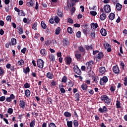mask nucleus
<instances>
[{"label": "nucleus", "mask_w": 127, "mask_h": 127, "mask_svg": "<svg viewBox=\"0 0 127 127\" xmlns=\"http://www.w3.org/2000/svg\"><path fill=\"white\" fill-rule=\"evenodd\" d=\"M73 126L75 127H79V122L77 120L73 121Z\"/></svg>", "instance_id": "obj_35"}, {"label": "nucleus", "mask_w": 127, "mask_h": 127, "mask_svg": "<svg viewBox=\"0 0 127 127\" xmlns=\"http://www.w3.org/2000/svg\"><path fill=\"white\" fill-rule=\"evenodd\" d=\"M80 0H72V1H68L67 2V6L68 7H71V6H72V7H73V6H74V5H75V2H78V1Z\"/></svg>", "instance_id": "obj_5"}, {"label": "nucleus", "mask_w": 127, "mask_h": 127, "mask_svg": "<svg viewBox=\"0 0 127 127\" xmlns=\"http://www.w3.org/2000/svg\"><path fill=\"white\" fill-rule=\"evenodd\" d=\"M87 72H88V75H89V77L94 76V71L92 70V68H90V70H89V68H87Z\"/></svg>", "instance_id": "obj_14"}, {"label": "nucleus", "mask_w": 127, "mask_h": 127, "mask_svg": "<svg viewBox=\"0 0 127 127\" xmlns=\"http://www.w3.org/2000/svg\"><path fill=\"white\" fill-rule=\"evenodd\" d=\"M78 50L80 52H85V49L83 48V47H78Z\"/></svg>", "instance_id": "obj_57"}, {"label": "nucleus", "mask_w": 127, "mask_h": 127, "mask_svg": "<svg viewBox=\"0 0 127 127\" xmlns=\"http://www.w3.org/2000/svg\"><path fill=\"white\" fill-rule=\"evenodd\" d=\"M23 71L24 74H27V73H29L30 71V69L29 68V67L28 66L26 68H23Z\"/></svg>", "instance_id": "obj_26"}, {"label": "nucleus", "mask_w": 127, "mask_h": 127, "mask_svg": "<svg viewBox=\"0 0 127 127\" xmlns=\"http://www.w3.org/2000/svg\"><path fill=\"white\" fill-rule=\"evenodd\" d=\"M3 73H4L3 69L0 67V76L2 77V75H3Z\"/></svg>", "instance_id": "obj_53"}, {"label": "nucleus", "mask_w": 127, "mask_h": 127, "mask_svg": "<svg viewBox=\"0 0 127 127\" xmlns=\"http://www.w3.org/2000/svg\"><path fill=\"white\" fill-rule=\"evenodd\" d=\"M30 90H29V89H26L25 91V96H26L27 98H29L30 97Z\"/></svg>", "instance_id": "obj_19"}, {"label": "nucleus", "mask_w": 127, "mask_h": 127, "mask_svg": "<svg viewBox=\"0 0 127 127\" xmlns=\"http://www.w3.org/2000/svg\"><path fill=\"white\" fill-rule=\"evenodd\" d=\"M90 36L91 38H93V39L96 38V34L95 31H92V32L90 33Z\"/></svg>", "instance_id": "obj_32"}, {"label": "nucleus", "mask_w": 127, "mask_h": 127, "mask_svg": "<svg viewBox=\"0 0 127 127\" xmlns=\"http://www.w3.org/2000/svg\"><path fill=\"white\" fill-rule=\"evenodd\" d=\"M24 87L25 89H28V88L30 87V84H29V83L28 82H26L24 84Z\"/></svg>", "instance_id": "obj_43"}, {"label": "nucleus", "mask_w": 127, "mask_h": 127, "mask_svg": "<svg viewBox=\"0 0 127 127\" xmlns=\"http://www.w3.org/2000/svg\"><path fill=\"white\" fill-rule=\"evenodd\" d=\"M67 126L68 127H73V122L72 121H67Z\"/></svg>", "instance_id": "obj_34"}, {"label": "nucleus", "mask_w": 127, "mask_h": 127, "mask_svg": "<svg viewBox=\"0 0 127 127\" xmlns=\"http://www.w3.org/2000/svg\"><path fill=\"white\" fill-rule=\"evenodd\" d=\"M37 66L40 69H42L44 66V61L41 59H39L37 61Z\"/></svg>", "instance_id": "obj_3"}, {"label": "nucleus", "mask_w": 127, "mask_h": 127, "mask_svg": "<svg viewBox=\"0 0 127 127\" xmlns=\"http://www.w3.org/2000/svg\"><path fill=\"white\" fill-rule=\"evenodd\" d=\"M32 114L33 115V117H34V118H36V117L38 116V113L37 112H33Z\"/></svg>", "instance_id": "obj_56"}, {"label": "nucleus", "mask_w": 127, "mask_h": 127, "mask_svg": "<svg viewBox=\"0 0 127 127\" xmlns=\"http://www.w3.org/2000/svg\"><path fill=\"white\" fill-rule=\"evenodd\" d=\"M63 44L64 46H67L69 44V40L66 39H64L63 41Z\"/></svg>", "instance_id": "obj_29"}, {"label": "nucleus", "mask_w": 127, "mask_h": 127, "mask_svg": "<svg viewBox=\"0 0 127 127\" xmlns=\"http://www.w3.org/2000/svg\"><path fill=\"white\" fill-rule=\"evenodd\" d=\"M101 101H104L107 105H110L111 104V98H109L106 95H102L101 97Z\"/></svg>", "instance_id": "obj_1"}, {"label": "nucleus", "mask_w": 127, "mask_h": 127, "mask_svg": "<svg viewBox=\"0 0 127 127\" xmlns=\"http://www.w3.org/2000/svg\"><path fill=\"white\" fill-rule=\"evenodd\" d=\"M80 87L82 88V89L83 91H87V89H88V85H87V84L86 83H83Z\"/></svg>", "instance_id": "obj_17"}, {"label": "nucleus", "mask_w": 127, "mask_h": 127, "mask_svg": "<svg viewBox=\"0 0 127 127\" xmlns=\"http://www.w3.org/2000/svg\"><path fill=\"white\" fill-rule=\"evenodd\" d=\"M124 85L127 86V76H126L124 78Z\"/></svg>", "instance_id": "obj_58"}, {"label": "nucleus", "mask_w": 127, "mask_h": 127, "mask_svg": "<svg viewBox=\"0 0 127 127\" xmlns=\"http://www.w3.org/2000/svg\"><path fill=\"white\" fill-rule=\"evenodd\" d=\"M103 57H104V54L102 52H99L97 56V59H102Z\"/></svg>", "instance_id": "obj_18"}, {"label": "nucleus", "mask_w": 127, "mask_h": 127, "mask_svg": "<svg viewBox=\"0 0 127 127\" xmlns=\"http://www.w3.org/2000/svg\"><path fill=\"white\" fill-rule=\"evenodd\" d=\"M94 82L95 83H98V81L99 80V78L98 77H93L92 78Z\"/></svg>", "instance_id": "obj_55"}, {"label": "nucleus", "mask_w": 127, "mask_h": 127, "mask_svg": "<svg viewBox=\"0 0 127 127\" xmlns=\"http://www.w3.org/2000/svg\"><path fill=\"white\" fill-rule=\"evenodd\" d=\"M104 10L105 13H110L111 12V6L109 4H106L104 6Z\"/></svg>", "instance_id": "obj_4"}, {"label": "nucleus", "mask_w": 127, "mask_h": 127, "mask_svg": "<svg viewBox=\"0 0 127 127\" xmlns=\"http://www.w3.org/2000/svg\"><path fill=\"white\" fill-rule=\"evenodd\" d=\"M53 100L50 97H48V103L49 104H52V102Z\"/></svg>", "instance_id": "obj_49"}, {"label": "nucleus", "mask_w": 127, "mask_h": 127, "mask_svg": "<svg viewBox=\"0 0 127 127\" xmlns=\"http://www.w3.org/2000/svg\"><path fill=\"white\" fill-rule=\"evenodd\" d=\"M108 80L109 79L107 76H104L103 77L101 78L100 84L101 86H104V85H105V84H106Z\"/></svg>", "instance_id": "obj_2"}, {"label": "nucleus", "mask_w": 127, "mask_h": 127, "mask_svg": "<svg viewBox=\"0 0 127 127\" xmlns=\"http://www.w3.org/2000/svg\"><path fill=\"white\" fill-rule=\"evenodd\" d=\"M90 25L92 31H95L96 28H98V23H92Z\"/></svg>", "instance_id": "obj_11"}, {"label": "nucleus", "mask_w": 127, "mask_h": 127, "mask_svg": "<svg viewBox=\"0 0 127 127\" xmlns=\"http://www.w3.org/2000/svg\"><path fill=\"white\" fill-rule=\"evenodd\" d=\"M113 72L115 74H119L120 73V68L118 65H115L113 68Z\"/></svg>", "instance_id": "obj_10"}, {"label": "nucleus", "mask_w": 127, "mask_h": 127, "mask_svg": "<svg viewBox=\"0 0 127 127\" xmlns=\"http://www.w3.org/2000/svg\"><path fill=\"white\" fill-rule=\"evenodd\" d=\"M94 64V61H89V62L86 63L87 69L90 70V69H92V66Z\"/></svg>", "instance_id": "obj_6"}, {"label": "nucleus", "mask_w": 127, "mask_h": 127, "mask_svg": "<svg viewBox=\"0 0 127 127\" xmlns=\"http://www.w3.org/2000/svg\"><path fill=\"white\" fill-rule=\"evenodd\" d=\"M100 33L102 36H106L107 35V30L105 29H101L100 30Z\"/></svg>", "instance_id": "obj_16"}, {"label": "nucleus", "mask_w": 127, "mask_h": 127, "mask_svg": "<svg viewBox=\"0 0 127 127\" xmlns=\"http://www.w3.org/2000/svg\"><path fill=\"white\" fill-rule=\"evenodd\" d=\"M64 115L66 117V118H69V117H71V113L68 112H65L64 113Z\"/></svg>", "instance_id": "obj_40"}, {"label": "nucleus", "mask_w": 127, "mask_h": 127, "mask_svg": "<svg viewBox=\"0 0 127 127\" xmlns=\"http://www.w3.org/2000/svg\"><path fill=\"white\" fill-rule=\"evenodd\" d=\"M67 82V77L66 76H64L62 79V83H66Z\"/></svg>", "instance_id": "obj_42"}, {"label": "nucleus", "mask_w": 127, "mask_h": 127, "mask_svg": "<svg viewBox=\"0 0 127 127\" xmlns=\"http://www.w3.org/2000/svg\"><path fill=\"white\" fill-rule=\"evenodd\" d=\"M73 70L75 73H76V74H77V75H81V74H82L81 70L79 69V67H78V65H74L73 67Z\"/></svg>", "instance_id": "obj_7"}, {"label": "nucleus", "mask_w": 127, "mask_h": 127, "mask_svg": "<svg viewBox=\"0 0 127 127\" xmlns=\"http://www.w3.org/2000/svg\"><path fill=\"white\" fill-rule=\"evenodd\" d=\"M49 127H57L56 125H55L54 123H51L49 124Z\"/></svg>", "instance_id": "obj_62"}, {"label": "nucleus", "mask_w": 127, "mask_h": 127, "mask_svg": "<svg viewBox=\"0 0 127 127\" xmlns=\"http://www.w3.org/2000/svg\"><path fill=\"white\" fill-rule=\"evenodd\" d=\"M18 32L19 34H22V33H23V29H22V28H21V27H19L18 28Z\"/></svg>", "instance_id": "obj_51"}, {"label": "nucleus", "mask_w": 127, "mask_h": 127, "mask_svg": "<svg viewBox=\"0 0 127 127\" xmlns=\"http://www.w3.org/2000/svg\"><path fill=\"white\" fill-rule=\"evenodd\" d=\"M90 14H91V15H93V16H95V15H97V12L95 11H91L90 12Z\"/></svg>", "instance_id": "obj_52"}, {"label": "nucleus", "mask_w": 127, "mask_h": 127, "mask_svg": "<svg viewBox=\"0 0 127 127\" xmlns=\"http://www.w3.org/2000/svg\"><path fill=\"white\" fill-rule=\"evenodd\" d=\"M111 92H115L116 91V86H111L110 89Z\"/></svg>", "instance_id": "obj_46"}, {"label": "nucleus", "mask_w": 127, "mask_h": 127, "mask_svg": "<svg viewBox=\"0 0 127 127\" xmlns=\"http://www.w3.org/2000/svg\"><path fill=\"white\" fill-rule=\"evenodd\" d=\"M14 99H15V96H14V95H13V94H11L10 95V97H7L6 98V102H8V103H10V102H11L12 100H14Z\"/></svg>", "instance_id": "obj_9"}, {"label": "nucleus", "mask_w": 127, "mask_h": 127, "mask_svg": "<svg viewBox=\"0 0 127 127\" xmlns=\"http://www.w3.org/2000/svg\"><path fill=\"white\" fill-rule=\"evenodd\" d=\"M120 65L121 66L122 69H125V63L123 61L120 62Z\"/></svg>", "instance_id": "obj_54"}, {"label": "nucleus", "mask_w": 127, "mask_h": 127, "mask_svg": "<svg viewBox=\"0 0 127 127\" xmlns=\"http://www.w3.org/2000/svg\"><path fill=\"white\" fill-rule=\"evenodd\" d=\"M88 92L90 95H94V90H93V89H89L88 90Z\"/></svg>", "instance_id": "obj_61"}, {"label": "nucleus", "mask_w": 127, "mask_h": 127, "mask_svg": "<svg viewBox=\"0 0 127 127\" xmlns=\"http://www.w3.org/2000/svg\"><path fill=\"white\" fill-rule=\"evenodd\" d=\"M7 21H11V16H7L6 17Z\"/></svg>", "instance_id": "obj_64"}, {"label": "nucleus", "mask_w": 127, "mask_h": 127, "mask_svg": "<svg viewBox=\"0 0 127 127\" xmlns=\"http://www.w3.org/2000/svg\"><path fill=\"white\" fill-rule=\"evenodd\" d=\"M104 48L107 49V52H111L112 51V48H111V45L108 44L107 43H105L104 44Z\"/></svg>", "instance_id": "obj_8"}, {"label": "nucleus", "mask_w": 127, "mask_h": 127, "mask_svg": "<svg viewBox=\"0 0 127 127\" xmlns=\"http://www.w3.org/2000/svg\"><path fill=\"white\" fill-rule=\"evenodd\" d=\"M123 7V5L119 3L116 4V8L117 10H121Z\"/></svg>", "instance_id": "obj_28"}, {"label": "nucleus", "mask_w": 127, "mask_h": 127, "mask_svg": "<svg viewBox=\"0 0 127 127\" xmlns=\"http://www.w3.org/2000/svg\"><path fill=\"white\" fill-rule=\"evenodd\" d=\"M99 112H106L107 111V107L106 106H103V108H99Z\"/></svg>", "instance_id": "obj_36"}, {"label": "nucleus", "mask_w": 127, "mask_h": 127, "mask_svg": "<svg viewBox=\"0 0 127 127\" xmlns=\"http://www.w3.org/2000/svg\"><path fill=\"white\" fill-rule=\"evenodd\" d=\"M19 106L20 108H24L25 107V102H24L23 100H20L19 101Z\"/></svg>", "instance_id": "obj_20"}, {"label": "nucleus", "mask_w": 127, "mask_h": 127, "mask_svg": "<svg viewBox=\"0 0 127 127\" xmlns=\"http://www.w3.org/2000/svg\"><path fill=\"white\" fill-rule=\"evenodd\" d=\"M41 26L42 27V28H43L44 29H46L47 26H46V24L44 23L43 22H41Z\"/></svg>", "instance_id": "obj_45"}, {"label": "nucleus", "mask_w": 127, "mask_h": 127, "mask_svg": "<svg viewBox=\"0 0 127 127\" xmlns=\"http://www.w3.org/2000/svg\"><path fill=\"white\" fill-rule=\"evenodd\" d=\"M99 71L100 74H105V73H106V67L104 66L100 67L99 68Z\"/></svg>", "instance_id": "obj_12"}, {"label": "nucleus", "mask_w": 127, "mask_h": 127, "mask_svg": "<svg viewBox=\"0 0 127 127\" xmlns=\"http://www.w3.org/2000/svg\"><path fill=\"white\" fill-rule=\"evenodd\" d=\"M35 3L34 0H31L29 2H27V5L29 7L33 6V4Z\"/></svg>", "instance_id": "obj_21"}, {"label": "nucleus", "mask_w": 127, "mask_h": 127, "mask_svg": "<svg viewBox=\"0 0 127 127\" xmlns=\"http://www.w3.org/2000/svg\"><path fill=\"white\" fill-rule=\"evenodd\" d=\"M18 66H21L22 67L23 65L24 64V61L23 60H20L19 61L17 62Z\"/></svg>", "instance_id": "obj_23"}, {"label": "nucleus", "mask_w": 127, "mask_h": 127, "mask_svg": "<svg viewBox=\"0 0 127 127\" xmlns=\"http://www.w3.org/2000/svg\"><path fill=\"white\" fill-rule=\"evenodd\" d=\"M75 57L77 60H80L81 58V54H75Z\"/></svg>", "instance_id": "obj_59"}, {"label": "nucleus", "mask_w": 127, "mask_h": 127, "mask_svg": "<svg viewBox=\"0 0 127 127\" xmlns=\"http://www.w3.org/2000/svg\"><path fill=\"white\" fill-rule=\"evenodd\" d=\"M66 64H70L72 63V59L70 57H67L65 59Z\"/></svg>", "instance_id": "obj_22"}, {"label": "nucleus", "mask_w": 127, "mask_h": 127, "mask_svg": "<svg viewBox=\"0 0 127 127\" xmlns=\"http://www.w3.org/2000/svg\"><path fill=\"white\" fill-rule=\"evenodd\" d=\"M46 76L48 79H50L51 80H52L53 79L54 75H53V73L50 72H48L47 73Z\"/></svg>", "instance_id": "obj_13"}, {"label": "nucleus", "mask_w": 127, "mask_h": 127, "mask_svg": "<svg viewBox=\"0 0 127 127\" xmlns=\"http://www.w3.org/2000/svg\"><path fill=\"white\" fill-rule=\"evenodd\" d=\"M11 41L12 45H15V44H16V39L12 38Z\"/></svg>", "instance_id": "obj_38"}, {"label": "nucleus", "mask_w": 127, "mask_h": 127, "mask_svg": "<svg viewBox=\"0 0 127 127\" xmlns=\"http://www.w3.org/2000/svg\"><path fill=\"white\" fill-rule=\"evenodd\" d=\"M37 23H34L33 25L32 26V28L34 30H36L37 29Z\"/></svg>", "instance_id": "obj_48"}, {"label": "nucleus", "mask_w": 127, "mask_h": 127, "mask_svg": "<svg viewBox=\"0 0 127 127\" xmlns=\"http://www.w3.org/2000/svg\"><path fill=\"white\" fill-rule=\"evenodd\" d=\"M115 15L114 13H110L109 16V18L110 20H114V19H115Z\"/></svg>", "instance_id": "obj_27"}, {"label": "nucleus", "mask_w": 127, "mask_h": 127, "mask_svg": "<svg viewBox=\"0 0 127 127\" xmlns=\"http://www.w3.org/2000/svg\"><path fill=\"white\" fill-rule=\"evenodd\" d=\"M74 97L76 99V101H79L80 100V94L78 93H76Z\"/></svg>", "instance_id": "obj_37"}, {"label": "nucleus", "mask_w": 127, "mask_h": 127, "mask_svg": "<svg viewBox=\"0 0 127 127\" xmlns=\"http://www.w3.org/2000/svg\"><path fill=\"white\" fill-rule=\"evenodd\" d=\"M68 86L70 87V88H72V87H73L74 86V82L69 80L68 82Z\"/></svg>", "instance_id": "obj_31"}, {"label": "nucleus", "mask_w": 127, "mask_h": 127, "mask_svg": "<svg viewBox=\"0 0 127 127\" xmlns=\"http://www.w3.org/2000/svg\"><path fill=\"white\" fill-rule=\"evenodd\" d=\"M35 126V120H33L30 123V127H34Z\"/></svg>", "instance_id": "obj_41"}, {"label": "nucleus", "mask_w": 127, "mask_h": 127, "mask_svg": "<svg viewBox=\"0 0 127 127\" xmlns=\"http://www.w3.org/2000/svg\"><path fill=\"white\" fill-rule=\"evenodd\" d=\"M40 53L41 55H43V56H46L47 52L46 51V50L44 49L41 50Z\"/></svg>", "instance_id": "obj_25"}, {"label": "nucleus", "mask_w": 127, "mask_h": 127, "mask_svg": "<svg viewBox=\"0 0 127 127\" xmlns=\"http://www.w3.org/2000/svg\"><path fill=\"white\" fill-rule=\"evenodd\" d=\"M76 36L77 37H78V38H80V37H81V31H78L76 33Z\"/></svg>", "instance_id": "obj_63"}, {"label": "nucleus", "mask_w": 127, "mask_h": 127, "mask_svg": "<svg viewBox=\"0 0 127 127\" xmlns=\"http://www.w3.org/2000/svg\"><path fill=\"white\" fill-rule=\"evenodd\" d=\"M49 58L50 59V61L51 62H54L55 61V56L53 54L49 55Z\"/></svg>", "instance_id": "obj_15"}, {"label": "nucleus", "mask_w": 127, "mask_h": 127, "mask_svg": "<svg viewBox=\"0 0 127 127\" xmlns=\"http://www.w3.org/2000/svg\"><path fill=\"white\" fill-rule=\"evenodd\" d=\"M54 20L56 23H59V21H60V19L59 18V17H58V16H56Z\"/></svg>", "instance_id": "obj_39"}, {"label": "nucleus", "mask_w": 127, "mask_h": 127, "mask_svg": "<svg viewBox=\"0 0 127 127\" xmlns=\"http://www.w3.org/2000/svg\"><path fill=\"white\" fill-rule=\"evenodd\" d=\"M18 14L20 16H25V12L22 10H20V11L18 13Z\"/></svg>", "instance_id": "obj_33"}, {"label": "nucleus", "mask_w": 127, "mask_h": 127, "mask_svg": "<svg viewBox=\"0 0 127 127\" xmlns=\"http://www.w3.org/2000/svg\"><path fill=\"white\" fill-rule=\"evenodd\" d=\"M57 14L60 17H62V16H63V13L60 10L58 11Z\"/></svg>", "instance_id": "obj_47"}, {"label": "nucleus", "mask_w": 127, "mask_h": 127, "mask_svg": "<svg viewBox=\"0 0 127 127\" xmlns=\"http://www.w3.org/2000/svg\"><path fill=\"white\" fill-rule=\"evenodd\" d=\"M67 32L68 33H70V34H72V33H73V29H72V28H71V27H68L67 28Z\"/></svg>", "instance_id": "obj_44"}, {"label": "nucleus", "mask_w": 127, "mask_h": 127, "mask_svg": "<svg viewBox=\"0 0 127 127\" xmlns=\"http://www.w3.org/2000/svg\"><path fill=\"white\" fill-rule=\"evenodd\" d=\"M60 32H61V28H60V27H58L56 29L55 34H56V35H59V34H60Z\"/></svg>", "instance_id": "obj_30"}, {"label": "nucleus", "mask_w": 127, "mask_h": 127, "mask_svg": "<svg viewBox=\"0 0 127 127\" xmlns=\"http://www.w3.org/2000/svg\"><path fill=\"white\" fill-rule=\"evenodd\" d=\"M107 17V15L105 13H103L100 16V18L101 20H105V18Z\"/></svg>", "instance_id": "obj_24"}, {"label": "nucleus", "mask_w": 127, "mask_h": 127, "mask_svg": "<svg viewBox=\"0 0 127 127\" xmlns=\"http://www.w3.org/2000/svg\"><path fill=\"white\" fill-rule=\"evenodd\" d=\"M51 84V86H56V81L55 80H52Z\"/></svg>", "instance_id": "obj_60"}, {"label": "nucleus", "mask_w": 127, "mask_h": 127, "mask_svg": "<svg viewBox=\"0 0 127 127\" xmlns=\"http://www.w3.org/2000/svg\"><path fill=\"white\" fill-rule=\"evenodd\" d=\"M116 106L117 108H121V102H120V101L117 100L116 101Z\"/></svg>", "instance_id": "obj_50"}]
</instances>
